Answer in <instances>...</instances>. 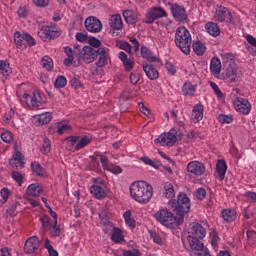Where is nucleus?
<instances>
[{"mask_svg": "<svg viewBox=\"0 0 256 256\" xmlns=\"http://www.w3.org/2000/svg\"><path fill=\"white\" fill-rule=\"evenodd\" d=\"M130 195L138 203L147 204L153 197V186L145 181L134 182L130 185Z\"/></svg>", "mask_w": 256, "mask_h": 256, "instance_id": "nucleus-1", "label": "nucleus"}, {"mask_svg": "<svg viewBox=\"0 0 256 256\" xmlns=\"http://www.w3.org/2000/svg\"><path fill=\"white\" fill-rule=\"evenodd\" d=\"M178 217V223L185 221V215L191 211V200L187 197V194L180 192L177 196V200H170L168 202Z\"/></svg>", "mask_w": 256, "mask_h": 256, "instance_id": "nucleus-2", "label": "nucleus"}, {"mask_svg": "<svg viewBox=\"0 0 256 256\" xmlns=\"http://www.w3.org/2000/svg\"><path fill=\"white\" fill-rule=\"evenodd\" d=\"M175 43L185 55H189V53H191V33H189V30H187L185 26H180L177 28L175 34Z\"/></svg>", "mask_w": 256, "mask_h": 256, "instance_id": "nucleus-3", "label": "nucleus"}, {"mask_svg": "<svg viewBox=\"0 0 256 256\" xmlns=\"http://www.w3.org/2000/svg\"><path fill=\"white\" fill-rule=\"evenodd\" d=\"M156 221L168 227V229H175L179 227V225H183V223H179V218L175 216L172 212H169L167 208H164L154 214Z\"/></svg>", "mask_w": 256, "mask_h": 256, "instance_id": "nucleus-4", "label": "nucleus"}, {"mask_svg": "<svg viewBox=\"0 0 256 256\" xmlns=\"http://www.w3.org/2000/svg\"><path fill=\"white\" fill-rule=\"evenodd\" d=\"M242 77H243V71L239 69V66H237V63L230 62V63H227L226 66H224L222 79H224L228 83H239Z\"/></svg>", "mask_w": 256, "mask_h": 256, "instance_id": "nucleus-5", "label": "nucleus"}, {"mask_svg": "<svg viewBox=\"0 0 256 256\" xmlns=\"http://www.w3.org/2000/svg\"><path fill=\"white\" fill-rule=\"evenodd\" d=\"M39 247H41V241H39V237L32 236L26 240L24 245V251L28 254L34 253V256H41V252H39Z\"/></svg>", "mask_w": 256, "mask_h": 256, "instance_id": "nucleus-6", "label": "nucleus"}, {"mask_svg": "<svg viewBox=\"0 0 256 256\" xmlns=\"http://www.w3.org/2000/svg\"><path fill=\"white\" fill-rule=\"evenodd\" d=\"M78 58L84 63H93L97 59V50L91 46H84L78 53Z\"/></svg>", "mask_w": 256, "mask_h": 256, "instance_id": "nucleus-7", "label": "nucleus"}, {"mask_svg": "<svg viewBox=\"0 0 256 256\" xmlns=\"http://www.w3.org/2000/svg\"><path fill=\"white\" fill-rule=\"evenodd\" d=\"M84 25L89 33H101L103 31V24L101 20L97 19L95 16H89L86 18Z\"/></svg>", "mask_w": 256, "mask_h": 256, "instance_id": "nucleus-8", "label": "nucleus"}, {"mask_svg": "<svg viewBox=\"0 0 256 256\" xmlns=\"http://www.w3.org/2000/svg\"><path fill=\"white\" fill-rule=\"evenodd\" d=\"M171 6V13L177 21H180L181 23H185L187 21L188 16L187 12L185 10V7L177 4V3H169Z\"/></svg>", "mask_w": 256, "mask_h": 256, "instance_id": "nucleus-9", "label": "nucleus"}, {"mask_svg": "<svg viewBox=\"0 0 256 256\" xmlns=\"http://www.w3.org/2000/svg\"><path fill=\"white\" fill-rule=\"evenodd\" d=\"M234 107L236 111L242 113V115H249V113H251V103L245 98L237 97L234 100Z\"/></svg>", "mask_w": 256, "mask_h": 256, "instance_id": "nucleus-10", "label": "nucleus"}, {"mask_svg": "<svg viewBox=\"0 0 256 256\" xmlns=\"http://www.w3.org/2000/svg\"><path fill=\"white\" fill-rule=\"evenodd\" d=\"M93 183H96L90 187V193L95 197V199H105L107 197V193L105 190L99 185H103V180L93 178Z\"/></svg>", "mask_w": 256, "mask_h": 256, "instance_id": "nucleus-11", "label": "nucleus"}, {"mask_svg": "<svg viewBox=\"0 0 256 256\" xmlns=\"http://www.w3.org/2000/svg\"><path fill=\"white\" fill-rule=\"evenodd\" d=\"M188 233L190 234L188 237H194L195 239H205V235H207V231L203 225L197 222L190 224V231Z\"/></svg>", "mask_w": 256, "mask_h": 256, "instance_id": "nucleus-12", "label": "nucleus"}, {"mask_svg": "<svg viewBox=\"0 0 256 256\" xmlns=\"http://www.w3.org/2000/svg\"><path fill=\"white\" fill-rule=\"evenodd\" d=\"M187 171L196 177H201L205 173V165L199 161H192L188 163Z\"/></svg>", "mask_w": 256, "mask_h": 256, "instance_id": "nucleus-13", "label": "nucleus"}, {"mask_svg": "<svg viewBox=\"0 0 256 256\" xmlns=\"http://www.w3.org/2000/svg\"><path fill=\"white\" fill-rule=\"evenodd\" d=\"M142 69L146 74V77H148L150 81H155L159 79V71L155 69V66L153 64L144 63L142 65Z\"/></svg>", "mask_w": 256, "mask_h": 256, "instance_id": "nucleus-14", "label": "nucleus"}, {"mask_svg": "<svg viewBox=\"0 0 256 256\" xmlns=\"http://www.w3.org/2000/svg\"><path fill=\"white\" fill-rule=\"evenodd\" d=\"M187 241L189 243V247L192 251L195 252V255L199 253V251H203L205 244L201 242V238H195L191 236H187Z\"/></svg>", "mask_w": 256, "mask_h": 256, "instance_id": "nucleus-15", "label": "nucleus"}, {"mask_svg": "<svg viewBox=\"0 0 256 256\" xmlns=\"http://www.w3.org/2000/svg\"><path fill=\"white\" fill-rule=\"evenodd\" d=\"M215 19L221 23H223V21H226V23H233V16L227 8H222L216 11Z\"/></svg>", "mask_w": 256, "mask_h": 256, "instance_id": "nucleus-16", "label": "nucleus"}, {"mask_svg": "<svg viewBox=\"0 0 256 256\" xmlns=\"http://www.w3.org/2000/svg\"><path fill=\"white\" fill-rule=\"evenodd\" d=\"M141 57L149 61V63H161V59L153 56V52L145 45L141 46Z\"/></svg>", "mask_w": 256, "mask_h": 256, "instance_id": "nucleus-17", "label": "nucleus"}, {"mask_svg": "<svg viewBox=\"0 0 256 256\" xmlns=\"http://www.w3.org/2000/svg\"><path fill=\"white\" fill-rule=\"evenodd\" d=\"M97 57V67H105L107 65V57H109V53H107V50L105 48H98L96 52V59Z\"/></svg>", "mask_w": 256, "mask_h": 256, "instance_id": "nucleus-18", "label": "nucleus"}, {"mask_svg": "<svg viewBox=\"0 0 256 256\" xmlns=\"http://www.w3.org/2000/svg\"><path fill=\"white\" fill-rule=\"evenodd\" d=\"M123 17L126 23H128V25H135V23H137L138 21H141V16L135 14L133 10H125L123 12Z\"/></svg>", "mask_w": 256, "mask_h": 256, "instance_id": "nucleus-19", "label": "nucleus"}, {"mask_svg": "<svg viewBox=\"0 0 256 256\" xmlns=\"http://www.w3.org/2000/svg\"><path fill=\"white\" fill-rule=\"evenodd\" d=\"M109 25L114 31H121L123 29V20L121 19V15H113L109 19Z\"/></svg>", "mask_w": 256, "mask_h": 256, "instance_id": "nucleus-20", "label": "nucleus"}, {"mask_svg": "<svg viewBox=\"0 0 256 256\" xmlns=\"http://www.w3.org/2000/svg\"><path fill=\"white\" fill-rule=\"evenodd\" d=\"M205 29L212 37H219L221 35V28L215 22H208L205 25Z\"/></svg>", "mask_w": 256, "mask_h": 256, "instance_id": "nucleus-21", "label": "nucleus"}, {"mask_svg": "<svg viewBox=\"0 0 256 256\" xmlns=\"http://www.w3.org/2000/svg\"><path fill=\"white\" fill-rule=\"evenodd\" d=\"M216 171L220 181H223V179H225V174L227 173V162L223 159L218 160L216 164Z\"/></svg>", "mask_w": 256, "mask_h": 256, "instance_id": "nucleus-22", "label": "nucleus"}, {"mask_svg": "<svg viewBox=\"0 0 256 256\" xmlns=\"http://www.w3.org/2000/svg\"><path fill=\"white\" fill-rule=\"evenodd\" d=\"M14 41L17 49H27V43H25V34L21 35V32L16 31L14 33Z\"/></svg>", "mask_w": 256, "mask_h": 256, "instance_id": "nucleus-23", "label": "nucleus"}, {"mask_svg": "<svg viewBox=\"0 0 256 256\" xmlns=\"http://www.w3.org/2000/svg\"><path fill=\"white\" fill-rule=\"evenodd\" d=\"M210 71L213 75H219L221 73V60H219L217 56L211 59Z\"/></svg>", "mask_w": 256, "mask_h": 256, "instance_id": "nucleus-24", "label": "nucleus"}, {"mask_svg": "<svg viewBox=\"0 0 256 256\" xmlns=\"http://www.w3.org/2000/svg\"><path fill=\"white\" fill-rule=\"evenodd\" d=\"M43 193V188L39 184H31L27 188V195L39 197Z\"/></svg>", "mask_w": 256, "mask_h": 256, "instance_id": "nucleus-25", "label": "nucleus"}, {"mask_svg": "<svg viewBox=\"0 0 256 256\" xmlns=\"http://www.w3.org/2000/svg\"><path fill=\"white\" fill-rule=\"evenodd\" d=\"M192 119L196 122H199L201 119H203V105L197 104L194 106L192 111Z\"/></svg>", "mask_w": 256, "mask_h": 256, "instance_id": "nucleus-26", "label": "nucleus"}, {"mask_svg": "<svg viewBox=\"0 0 256 256\" xmlns=\"http://www.w3.org/2000/svg\"><path fill=\"white\" fill-rule=\"evenodd\" d=\"M111 240L114 241V243H123V241H125L123 231L120 228L114 227Z\"/></svg>", "mask_w": 256, "mask_h": 256, "instance_id": "nucleus-27", "label": "nucleus"}, {"mask_svg": "<svg viewBox=\"0 0 256 256\" xmlns=\"http://www.w3.org/2000/svg\"><path fill=\"white\" fill-rule=\"evenodd\" d=\"M38 37H40V39L46 43H49V41L55 39V36L51 35V29L49 28L41 29L38 32Z\"/></svg>", "mask_w": 256, "mask_h": 256, "instance_id": "nucleus-28", "label": "nucleus"}, {"mask_svg": "<svg viewBox=\"0 0 256 256\" xmlns=\"http://www.w3.org/2000/svg\"><path fill=\"white\" fill-rule=\"evenodd\" d=\"M222 217H223L224 221H226L227 223H232V221H235V219H237L235 210H232V209L223 210Z\"/></svg>", "mask_w": 256, "mask_h": 256, "instance_id": "nucleus-29", "label": "nucleus"}, {"mask_svg": "<svg viewBox=\"0 0 256 256\" xmlns=\"http://www.w3.org/2000/svg\"><path fill=\"white\" fill-rule=\"evenodd\" d=\"M32 171L38 175V177H47V171H45V168L41 166V164L37 162L31 163Z\"/></svg>", "mask_w": 256, "mask_h": 256, "instance_id": "nucleus-30", "label": "nucleus"}, {"mask_svg": "<svg viewBox=\"0 0 256 256\" xmlns=\"http://www.w3.org/2000/svg\"><path fill=\"white\" fill-rule=\"evenodd\" d=\"M0 73L4 75V77H8V75H11L13 73V70H11V65L9 62L5 60H0Z\"/></svg>", "mask_w": 256, "mask_h": 256, "instance_id": "nucleus-31", "label": "nucleus"}, {"mask_svg": "<svg viewBox=\"0 0 256 256\" xmlns=\"http://www.w3.org/2000/svg\"><path fill=\"white\" fill-rule=\"evenodd\" d=\"M193 51L196 55H205L206 47L205 44H203L201 41H197L193 43L192 45Z\"/></svg>", "mask_w": 256, "mask_h": 256, "instance_id": "nucleus-32", "label": "nucleus"}, {"mask_svg": "<svg viewBox=\"0 0 256 256\" xmlns=\"http://www.w3.org/2000/svg\"><path fill=\"white\" fill-rule=\"evenodd\" d=\"M91 141H93V137L91 136L80 137L79 142L75 146V149L79 151V149H83V147H87V145H89Z\"/></svg>", "mask_w": 256, "mask_h": 256, "instance_id": "nucleus-33", "label": "nucleus"}, {"mask_svg": "<svg viewBox=\"0 0 256 256\" xmlns=\"http://www.w3.org/2000/svg\"><path fill=\"white\" fill-rule=\"evenodd\" d=\"M164 191L166 199H173V197H175V188H173V184L169 182L165 183Z\"/></svg>", "mask_w": 256, "mask_h": 256, "instance_id": "nucleus-34", "label": "nucleus"}, {"mask_svg": "<svg viewBox=\"0 0 256 256\" xmlns=\"http://www.w3.org/2000/svg\"><path fill=\"white\" fill-rule=\"evenodd\" d=\"M52 119H53V115L49 112L41 114L40 117L38 118V125H47L48 123H51Z\"/></svg>", "mask_w": 256, "mask_h": 256, "instance_id": "nucleus-35", "label": "nucleus"}, {"mask_svg": "<svg viewBox=\"0 0 256 256\" xmlns=\"http://www.w3.org/2000/svg\"><path fill=\"white\" fill-rule=\"evenodd\" d=\"M123 217H124L125 223H126V225H128V227H131L132 229H135V227H137L135 219L131 218L130 210H127L124 213Z\"/></svg>", "mask_w": 256, "mask_h": 256, "instance_id": "nucleus-36", "label": "nucleus"}, {"mask_svg": "<svg viewBox=\"0 0 256 256\" xmlns=\"http://www.w3.org/2000/svg\"><path fill=\"white\" fill-rule=\"evenodd\" d=\"M67 85V78L63 75H59L55 82H54V87L56 89H63Z\"/></svg>", "mask_w": 256, "mask_h": 256, "instance_id": "nucleus-37", "label": "nucleus"}, {"mask_svg": "<svg viewBox=\"0 0 256 256\" xmlns=\"http://www.w3.org/2000/svg\"><path fill=\"white\" fill-rule=\"evenodd\" d=\"M151 11H152V14L154 15V18L156 19L167 17V12L165 11V9L161 7H154Z\"/></svg>", "mask_w": 256, "mask_h": 256, "instance_id": "nucleus-38", "label": "nucleus"}, {"mask_svg": "<svg viewBox=\"0 0 256 256\" xmlns=\"http://www.w3.org/2000/svg\"><path fill=\"white\" fill-rule=\"evenodd\" d=\"M116 47H119V49H122L123 51H126V53H129V54H131V49H133V47L131 46V44H129V42L123 41V40H119L116 43Z\"/></svg>", "mask_w": 256, "mask_h": 256, "instance_id": "nucleus-39", "label": "nucleus"}, {"mask_svg": "<svg viewBox=\"0 0 256 256\" xmlns=\"http://www.w3.org/2000/svg\"><path fill=\"white\" fill-rule=\"evenodd\" d=\"M42 65L46 71H53V59L49 56H44L42 58Z\"/></svg>", "mask_w": 256, "mask_h": 256, "instance_id": "nucleus-40", "label": "nucleus"}, {"mask_svg": "<svg viewBox=\"0 0 256 256\" xmlns=\"http://www.w3.org/2000/svg\"><path fill=\"white\" fill-rule=\"evenodd\" d=\"M166 135L167 147H173L177 143V136L175 134L168 132L164 133Z\"/></svg>", "mask_w": 256, "mask_h": 256, "instance_id": "nucleus-41", "label": "nucleus"}, {"mask_svg": "<svg viewBox=\"0 0 256 256\" xmlns=\"http://www.w3.org/2000/svg\"><path fill=\"white\" fill-rule=\"evenodd\" d=\"M182 93L185 96H187V95L193 96V93H195V88L192 86L191 83H189V82L185 83L182 88Z\"/></svg>", "mask_w": 256, "mask_h": 256, "instance_id": "nucleus-42", "label": "nucleus"}, {"mask_svg": "<svg viewBox=\"0 0 256 256\" xmlns=\"http://www.w3.org/2000/svg\"><path fill=\"white\" fill-rule=\"evenodd\" d=\"M41 153L44 155L51 153V140H49V138H44Z\"/></svg>", "mask_w": 256, "mask_h": 256, "instance_id": "nucleus-43", "label": "nucleus"}, {"mask_svg": "<svg viewBox=\"0 0 256 256\" xmlns=\"http://www.w3.org/2000/svg\"><path fill=\"white\" fill-rule=\"evenodd\" d=\"M89 47H94V49H102L101 47V40H99L97 37H90L88 39Z\"/></svg>", "mask_w": 256, "mask_h": 256, "instance_id": "nucleus-44", "label": "nucleus"}, {"mask_svg": "<svg viewBox=\"0 0 256 256\" xmlns=\"http://www.w3.org/2000/svg\"><path fill=\"white\" fill-rule=\"evenodd\" d=\"M221 55H222V61H223L224 67H227V63H235L234 61L235 56H233L232 53H224Z\"/></svg>", "mask_w": 256, "mask_h": 256, "instance_id": "nucleus-45", "label": "nucleus"}, {"mask_svg": "<svg viewBox=\"0 0 256 256\" xmlns=\"http://www.w3.org/2000/svg\"><path fill=\"white\" fill-rule=\"evenodd\" d=\"M13 159L15 161H19L20 169H23V167H25V158L23 157V153H21V151H17L13 156Z\"/></svg>", "mask_w": 256, "mask_h": 256, "instance_id": "nucleus-46", "label": "nucleus"}, {"mask_svg": "<svg viewBox=\"0 0 256 256\" xmlns=\"http://www.w3.org/2000/svg\"><path fill=\"white\" fill-rule=\"evenodd\" d=\"M139 81H141V74H139V72H137V71L131 72L130 83L132 85H137L139 83Z\"/></svg>", "mask_w": 256, "mask_h": 256, "instance_id": "nucleus-47", "label": "nucleus"}, {"mask_svg": "<svg viewBox=\"0 0 256 256\" xmlns=\"http://www.w3.org/2000/svg\"><path fill=\"white\" fill-rule=\"evenodd\" d=\"M24 39H25L26 47L27 45H29V47H35V45H37V41H35V38H33V36H31V34L29 33L24 34Z\"/></svg>", "mask_w": 256, "mask_h": 256, "instance_id": "nucleus-48", "label": "nucleus"}, {"mask_svg": "<svg viewBox=\"0 0 256 256\" xmlns=\"http://www.w3.org/2000/svg\"><path fill=\"white\" fill-rule=\"evenodd\" d=\"M12 179L18 183L19 186L23 183V174L20 173L19 171H12L11 173Z\"/></svg>", "mask_w": 256, "mask_h": 256, "instance_id": "nucleus-49", "label": "nucleus"}, {"mask_svg": "<svg viewBox=\"0 0 256 256\" xmlns=\"http://www.w3.org/2000/svg\"><path fill=\"white\" fill-rule=\"evenodd\" d=\"M154 143L160 144L162 147H167V136L165 133L161 134L157 139L154 140Z\"/></svg>", "mask_w": 256, "mask_h": 256, "instance_id": "nucleus-50", "label": "nucleus"}, {"mask_svg": "<svg viewBox=\"0 0 256 256\" xmlns=\"http://www.w3.org/2000/svg\"><path fill=\"white\" fill-rule=\"evenodd\" d=\"M1 139L4 143H11L13 141V133L11 131H6L1 134Z\"/></svg>", "mask_w": 256, "mask_h": 256, "instance_id": "nucleus-51", "label": "nucleus"}, {"mask_svg": "<svg viewBox=\"0 0 256 256\" xmlns=\"http://www.w3.org/2000/svg\"><path fill=\"white\" fill-rule=\"evenodd\" d=\"M72 127L69 124H58V130L57 133L58 135H63V133H65V131H71Z\"/></svg>", "mask_w": 256, "mask_h": 256, "instance_id": "nucleus-52", "label": "nucleus"}, {"mask_svg": "<svg viewBox=\"0 0 256 256\" xmlns=\"http://www.w3.org/2000/svg\"><path fill=\"white\" fill-rule=\"evenodd\" d=\"M218 121H220L222 124L223 123H227V124L233 123V116L220 114L218 117Z\"/></svg>", "mask_w": 256, "mask_h": 256, "instance_id": "nucleus-53", "label": "nucleus"}, {"mask_svg": "<svg viewBox=\"0 0 256 256\" xmlns=\"http://www.w3.org/2000/svg\"><path fill=\"white\" fill-rule=\"evenodd\" d=\"M17 205H19V202H15L10 205V207L6 210L7 215L9 217H15V211H17Z\"/></svg>", "mask_w": 256, "mask_h": 256, "instance_id": "nucleus-54", "label": "nucleus"}, {"mask_svg": "<svg viewBox=\"0 0 256 256\" xmlns=\"http://www.w3.org/2000/svg\"><path fill=\"white\" fill-rule=\"evenodd\" d=\"M157 20L153 14L152 11L146 13L145 20H143V23H146L147 25H151V23H154V21Z\"/></svg>", "mask_w": 256, "mask_h": 256, "instance_id": "nucleus-55", "label": "nucleus"}, {"mask_svg": "<svg viewBox=\"0 0 256 256\" xmlns=\"http://www.w3.org/2000/svg\"><path fill=\"white\" fill-rule=\"evenodd\" d=\"M40 221L42 223L43 229H47V227L51 225V217H49L48 215L41 216Z\"/></svg>", "mask_w": 256, "mask_h": 256, "instance_id": "nucleus-56", "label": "nucleus"}, {"mask_svg": "<svg viewBox=\"0 0 256 256\" xmlns=\"http://www.w3.org/2000/svg\"><path fill=\"white\" fill-rule=\"evenodd\" d=\"M210 86L212 87L214 93L217 95L218 99H223V92L219 89V86L215 82H210Z\"/></svg>", "mask_w": 256, "mask_h": 256, "instance_id": "nucleus-57", "label": "nucleus"}, {"mask_svg": "<svg viewBox=\"0 0 256 256\" xmlns=\"http://www.w3.org/2000/svg\"><path fill=\"white\" fill-rule=\"evenodd\" d=\"M151 239H153L154 243H157V245H163V238L156 234V232L150 231Z\"/></svg>", "mask_w": 256, "mask_h": 256, "instance_id": "nucleus-58", "label": "nucleus"}, {"mask_svg": "<svg viewBox=\"0 0 256 256\" xmlns=\"http://www.w3.org/2000/svg\"><path fill=\"white\" fill-rule=\"evenodd\" d=\"M125 68V71H132L134 65H135V61L131 60V59H127L124 60V62H122Z\"/></svg>", "mask_w": 256, "mask_h": 256, "instance_id": "nucleus-59", "label": "nucleus"}, {"mask_svg": "<svg viewBox=\"0 0 256 256\" xmlns=\"http://www.w3.org/2000/svg\"><path fill=\"white\" fill-rule=\"evenodd\" d=\"M70 84H71V87H73V89H79L83 87V83H81V81L77 77L72 78L70 80Z\"/></svg>", "mask_w": 256, "mask_h": 256, "instance_id": "nucleus-60", "label": "nucleus"}, {"mask_svg": "<svg viewBox=\"0 0 256 256\" xmlns=\"http://www.w3.org/2000/svg\"><path fill=\"white\" fill-rule=\"evenodd\" d=\"M206 196H207V191L205 190V188L197 189L196 191L197 199H199L200 201H203V199H205Z\"/></svg>", "mask_w": 256, "mask_h": 256, "instance_id": "nucleus-61", "label": "nucleus"}, {"mask_svg": "<svg viewBox=\"0 0 256 256\" xmlns=\"http://www.w3.org/2000/svg\"><path fill=\"white\" fill-rule=\"evenodd\" d=\"M123 256H141V251L139 249L125 250L123 251Z\"/></svg>", "mask_w": 256, "mask_h": 256, "instance_id": "nucleus-62", "label": "nucleus"}, {"mask_svg": "<svg viewBox=\"0 0 256 256\" xmlns=\"http://www.w3.org/2000/svg\"><path fill=\"white\" fill-rule=\"evenodd\" d=\"M33 3L36 7H49V0H33Z\"/></svg>", "mask_w": 256, "mask_h": 256, "instance_id": "nucleus-63", "label": "nucleus"}, {"mask_svg": "<svg viewBox=\"0 0 256 256\" xmlns=\"http://www.w3.org/2000/svg\"><path fill=\"white\" fill-rule=\"evenodd\" d=\"M197 256H211V253L209 252V248L203 247L202 250L196 253Z\"/></svg>", "mask_w": 256, "mask_h": 256, "instance_id": "nucleus-64", "label": "nucleus"}]
</instances>
